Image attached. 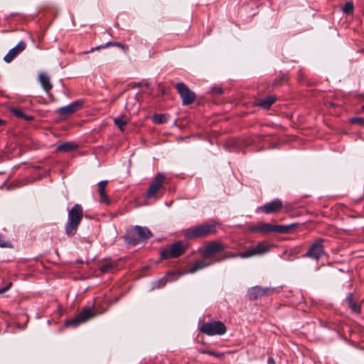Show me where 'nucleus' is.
Listing matches in <instances>:
<instances>
[{
	"mask_svg": "<svg viewBox=\"0 0 364 364\" xmlns=\"http://www.w3.org/2000/svg\"><path fill=\"white\" fill-rule=\"evenodd\" d=\"M166 175L164 173H158L153 178L145 195L146 199H158V193L163 188L165 183Z\"/></svg>",
	"mask_w": 364,
	"mask_h": 364,
	"instance_id": "39448f33",
	"label": "nucleus"
},
{
	"mask_svg": "<svg viewBox=\"0 0 364 364\" xmlns=\"http://www.w3.org/2000/svg\"><path fill=\"white\" fill-rule=\"evenodd\" d=\"M350 122L352 123V124H360V125H363L364 124V119L362 118V117H352L350 119Z\"/></svg>",
	"mask_w": 364,
	"mask_h": 364,
	"instance_id": "c756f323",
	"label": "nucleus"
},
{
	"mask_svg": "<svg viewBox=\"0 0 364 364\" xmlns=\"http://www.w3.org/2000/svg\"><path fill=\"white\" fill-rule=\"evenodd\" d=\"M276 101V97L274 95H269L261 100L257 102V105L263 109H268Z\"/></svg>",
	"mask_w": 364,
	"mask_h": 364,
	"instance_id": "a211bd4d",
	"label": "nucleus"
},
{
	"mask_svg": "<svg viewBox=\"0 0 364 364\" xmlns=\"http://www.w3.org/2000/svg\"><path fill=\"white\" fill-rule=\"evenodd\" d=\"M165 278H162L159 280H157L153 283V289L154 288H159L161 287H164L166 284V282H164Z\"/></svg>",
	"mask_w": 364,
	"mask_h": 364,
	"instance_id": "7c9ffc66",
	"label": "nucleus"
},
{
	"mask_svg": "<svg viewBox=\"0 0 364 364\" xmlns=\"http://www.w3.org/2000/svg\"><path fill=\"white\" fill-rule=\"evenodd\" d=\"M38 80H39V82H40L43 89L47 93H48L53 88V85L50 82L49 76L45 73H41L38 75Z\"/></svg>",
	"mask_w": 364,
	"mask_h": 364,
	"instance_id": "f3484780",
	"label": "nucleus"
},
{
	"mask_svg": "<svg viewBox=\"0 0 364 364\" xmlns=\"http://www.w3.org/2000/svg\"><path fill=\"white\" fill-rule=\"evenodd\" d=\"M113 44H114V43L108 42V43H106V44H105V45H102V46H101V48H107V47H109V46H114Z\"/></svg>",
	"mask_w": 364,
	"mask_h": 364,
	"instance_id": "58836bf2",
	"label": "nucleus"
},
{
	"mask_svg": "<svg viewBox=\"0 0 364 364\" xmlns=\"http://www.w3.org/2000/svg\"><path fill=\"white\" fill-rule=\"evenodd\" d=\"M95 316L94 310L90 307L84 308L75 318L67 321L66 326L76 327L80 323H85Z\"/></svg>",
	"mask_w": 364,
	"mask_h": 364,
	"instance_id": "1a4fd4ad",
	"label": "nucleus"
},
{
	"mask_svg": "<svg viewBox=\"0 0 364 364\" xmlns=\"http://www.w3.org/2000/svg\"><path fill=\"white\" fill-rule=\"evenodd\" d=\"M11 246V243L9 241H5L3 237H2V235L0 234V247H10Z\"/></svg>",
	"mask_w": 364,
	"mask_h": 364,
	"instance_id": "473e14b6",
	"label": "nucleus"
},
{
	"mask_svg": "<svg viewBox=\"0 0 364 364\" xmlns=\"http://www.w3.org/2000/svg\"><path fill=\"white\" fill-rule=\"evenodd\" d=\"M362 109L364 111V105L362 106Z\"/></svg>",
	"mask_w": 364,
	"mask_h": 364,
	"instance_id": "37998d69",
	"label": "nucleus"
},
{
	"mask_svg": "<svg viewBox=\"0 0 364 364\" xmlns=\"http://www.w3.org/2000/svg\"><path fill=\"white\" fill-rule=\"evenodd\" d=\"M225 249V246L216 240L209 242L204 247L203 255L205 257H208L216 253H218Z\"/></svg>",
	"mask_w": 364,
	"mask_h": 364,
	"instance_id": "9b49d317",
	"label": "nucleus"
},
{
	"mask_svg": "<svg viewBox=\"0 0 364 364\" xmlns=\"http://www.w3.org/2000/svg\"><path fill=\"white\" fill-rule=\"evenodd\" d=\"M267 363H268V364H271V363L275 364V361L273 358H269L267 360Z\"/></svg>",
	"mask_w": 364,
	"mask_h": 364,
	"instance_id": "ea45409f",
	"label": "nucleus"
},
{
	"mask_svg": "<svg viewBox=\"0 0 364 364\" xmlns=\"http://www.w3.org/2000/svg\"><path fill=\"white\" fill-rule=\"evenodd\" d=\"M10 111L16 117L26 121H31L34 119L33 116L26 114L22 109L17 107H12Z\"/></svg>",
	"mask_w": 364,
	"mask_h": 364,
	"instance_id": "aec40b11",
	"label": "nucleus"
},
{
	"mask_svg": "<svg viewBox=\"0 0 364 364\" xmlns=\"http://www.w3.org/2000/svg\"><path fill=\"white\" fill-rule=\"evenodd\" d=\"M134 229L136 231V233L138 235L137 238L139 239V242L141 241H146L152 236L149 229L146 227L136 225L134 227Z\"/></svg>",
	"mask_w": 364,
	"mask_h": 364,
	"instance_id": "2eb2a0df",
	"label": "nucleus"
},
{
	"mask_svg": "<svg viewBox=\"0 0 364 364\" xmlns=\"http://www.w3.org/2000/svg\"><path fill=\"white\" fill-rule=\"evenodd\" d=\"M168 120V116L164 114H155L154 116V121L156 123H165Z\"/></svg>",
	"mask_w": 364,
	"mask_h": 364,
	"instance_id": "cd10ccee",
	"label": "nucleus"
},
{
	"mask_svg": "<svg viewBox=\"0 0 364 364\" xmlns=\"http://www.w3.org/2000/svg\"><path fill=\"white\" fill-rule=\"evenodd\" d=\"M77 148V145L72 141H66L60 144L57 147V150L63 152H68Z\"/></svg>",
	"mask_w": 364,
	"mask_h": 364,
	"instance_id": "4be33fe9",
	"label": "nucleus"
},
{
	"mask_svg": "<svg viewBox=\"0 0 364 364\" xmlns=\"http://www.w3.org/2000/svg\"><path fill=\"white\" fill-rule=\"evenodd\" d=\"M82 104L83 102L82 100L73 102L67 106H64L56 110V113L65 119L77 112L82 106Z\"/></svg>",
	"mask_w": 364,
	"mask_h": 364,
	"instance_id": "9d476101",
	"label": "nucleus"
},
{
	"mask_svg": "<svg viewBox=\"0 0 364 364\" xmlns=\"http://www.w3.org/2000/svg\"><path fill=\"white\" fill-rule=\"evenodd\" d=\"M26 48V44L23 41H21L18 43L9 50L7 54L4 57V60L9 63H11L18 54L23 51Z\"/></svg>",
	"mask_w": 364,
	"mask_h": 364,
	"instance_id": "ddd939ff",
	"label": "nucleus"
},
{
	"mask_svg": "<svg viewBox=\"0 0 364 364\" xmlns=\"http://www.w3.org/2000/svg\"><path fill=\"white\" fill-rule=\"evenodd\" d=\"M213 262L208 261L205 259L203 260H198L195 263H193L187 270L188 273H194L204 267H208L213 264Z\"/></svg>",
	"mask_w": 364,
	"mask_h": 364,
	"instance_id": "dca6fc26",
	"label": "nucleus"
},
{
	"mask_svg": "<svg viewBox=\"0 0 364 364\" xmlns=\"http://www.w3.org/2000/svg\"><path fill=\"white\" fill-rule=\"evenodd\" d=\"M260 223L257 225H254L250 228V231L252 232H260Z\"/></svg>",
	"mask_w": 364,
	"mask_h": 364,
	"instance_id": "e433bc0d",
	"label": "nucleus"
},
{
	"mask_svg": "<svg viewBox=\"0 0 364 364\" xmlns=\"http://www.w3.org/2000/svg\"><path fill=\"white\" fill-rule=\"evenodd\" d=\"M324 240L318 238L313 242L309 247L308 251L304 255V257L313 259L318 261L325 255L323 247Z\"/></svg>",
	"mask_w": 364,
	"mask_h": 364,
	"instance_id": "0eeeda50",
	"label": "nucleus"
},
{
	"mask_svg": "<svg viewBox=\"0 0 364 364\" xmlns=\"http://www.w3.org/2000/svg\"><path fill=\"white\" fill-rule=\"evenodd\" d=\"M277 225H272L270 223H260V232L267 233V232H276Z\"/></svg>",
	"mask_w": 364,
	"mask_h": 364,
	"instance_id": "b1692460",
	"label": "nucleus"
},
{
	"mask_svg": "<svg viewBox=\"0 0 364 364\" xmlns=\"http://www.w3.org/2000/svg\"><path fill=\"white\" fill-rule=\"evenodd\" d=\"M83 217V209L81 205L75 204L68 213V221L65 225V232L68 237H73Z\"/></svg>",
	"mask_w": 364,
	"mask_h": 364,
	"instance_id": "f03ea898",
	"label": "nucleus"
},
{
	"mask_svg": "<svg viewBox=\"0 0 364 364\" xmlns=\"http://www.w3.org/2000/svg\"><path fill=\"white\" fill-rule=\"evenodd\" d=\"M108 181H101L98 183L99 186V192H103L105 191L106 186L107 185Z\"/></svg>",
	"mask_w": 364,
	"mask_h": 364,
	"instance_id": "2f4dec72",
	"label": "nucleus"
},
{
	"mask_svg": "<svg viewBox=\"0 0 364 364\" xmlns=\"http://www.w3.org/2000/svg\"><path fill=\"white\" fill-rule=\"evenodd\" d=\"M11 285L12 284L10 282L5 287L0 289V294H3L8 291L11 288Z\"/></svg>",
	"mask_w": 364,
	"mask_h": 364,
	"instance_id": "f704fd0d",
	"label": "nucleus"
},
{
	"mask_svg": "<svg viewBox=\"0 0 364 364\" xmlns=\"http://www.w3.org/2000/svg\"><path fill=\"white\" fill-rule=\"evenodd\" d=\"M99 194H100V197L101 201H103L105 203H108L109 202L108 198H107V196L106 195L105 191L99 192Z\"/></svg>",
	"mask_w": 364,
	"mask_h": 364,
	"instance_id": "72a5a7b5",
	"label": "nucleus"
},
{
	"mask_svg": "<svg viewBox=\"0 0 364 364\" xmlns=\"http://www.w3.org/2000/svg\"><path fill=\"white\" fill-rule=\"evenodd\" d=\"M299 225L297 223H291L289 225H277L276 232L278 233H289L292 228Z\"/></svg>",
	"mask_w": 364,
	"mask_h": 364,
	"instance_id": "412c9836",
	"label": "nucleus"
},
{
	"mask_svg": "<svg viewBox=\"0 0 364 364\" xmlns=\"http://www.w3.org/2000/svg\"><path fill=\"white\" fill-rule=\"evenodd\" d=\"M113 45H114V46H118V47H120V46H121V43H117V42L114 43V44H113Z\"/></svg>",
	"mask_w": 364,
	"mask_h": 364,
	"instance_id": "a19ab883",
	"label": "nucleus"
},
{
	"mask_svg": "<svg viewBox=\"0 0 364 364\" xmlns=\"http://www.w3.org/2000/svg\"><path fill=\"white\" fill-rule=\"evenodd\" d=\"M138 235L136 233L134 228L127 231L125 235V240L129 245H136L139 243V240L137 238Z\"/></svg>",
	"mask_w": 364,
	"mask_h": 364,
	"instance_id": "6ab92c4d",
	"label": "nucleus"
},
{
	"mask_svg": "<svg viewBox=\"0 0 364 364\" xmlns=\"http://www.w3.org/2000/svg\"><path fill=\"white\" fill-rule=\"evenodd\" d=\"M216 232L215 225L203 224L187 228L183 230V235L187 239L204 237Z\"/></svg>",
	"mask_w": 364,
	"mask_h": 364,
	"instance_id": "7ed1b4c3",
	"label": "nucleus"
},
{
	"mask_svg": "<svg viewBox=\"0 0 364 364\" xmlns=\"http://www.w3.org/2000/svg\"><path fill=\"white\" fill-rule=\"evenodd\" d=\"M100 49H102L101 46H97L95 48H91L90 50H89L87 51H85L83 53L88 54V53L94 52L95 50H100Z\"/></svg>",
	"mask_w": 364,
	"mask_h": 364,
	"instance_id": "4c0bfd02",
	"label": "nucleus"
},
{
	"mask_svg": "<svg viewBox=\"0 0 364 364\" xmlns=\"http://www.w3.org/2000/svg\"><path fill=\"white\" fill-rule=\"evenodd\" d=\"M347 301L348 302L349 308L355 313H359L360 311V306L358 305L354 301L352 294H349L347 296Z\"/></svg>",
	"mask_w": 364,
	"mask_h": 364,
	"instance_id": "393cba45",
	"label": "nucleus"
},
{
	"mask_svg": "<svg viewBox=\"0 0 364 364\" xmlns=\"http://www.w3.org/2000/svg\"><path fill=\"white\" fill-rule=\"evenodd\" d=\"M187 247L186 244L183 243L181 241H176L161 250V259H166L178 257L185 252Z\"/></svg>",
	"mask_w": 364,
	"mask_h": 364,
	"instance_id": "20e7f679",
	"label": "nucleus"
},
{
	"mask_svg": "<svg viewBox=\"0 0 364 364\" xmlns=\"http://www.w3.org/2000/svg\"><path fill=\"white\" fill-rule=\"evenodd\" d=\"M283 206L282 201L280 199H274L271 202L260 206L258 209L266 214H270L279 212Z\"/></svg>",
	"mask_w": 364,
	"mask_h": 364,
	"instance_id": "f8f14e48",
	"label": "nucleus"
},
{
	"mask_svg": "<svg viewBox=\"0 0 364 364\" xmlns=\"http://www.w3.org/2000/svg\"><path fill=\"white\" fill-rule=\"evenodd\" d=\"M117 267V264L114 262H107L100 266V270L102 274L112 272Z\"/></svg>",
	"mask_w": 364,
	"mask_h": 364,
	"instance_id": "5701e85b",
	"label": "nucleus"
},
{
	"mask_svg": "<svg viewBox=\"0 0 364 364\" xmlns=\"http://www.w3.org/2000/svg\"><path fill=\"white\" fill-rule=\"evenodd\" d=\"M353 4L350 1L346 2L342 7V11L346 14H351L353 12Z\"/></svg>",
	"mask_w": 364,
	"mask_h": 364,
	"instance_id": "bb28decb",
	"label": "nucleus"
},
{
	"mask_svg": "<svg viewBox=\"0 0 364 364\" xmlns=\"http://www.w3.org/2000/svg\"><path fill=\"white\" fill-rule=\"evenodd\" d=\"M127 119L124 116H121L114 119V122L120 130H123L124 126L127 124Z\"/></svg>",
	"mask_w": 364,
	"mask_h": 364,
	"instance_id": "a878e982",
	"label": "nucleus"
},
{
	"mask_svg": "<svg viewBox=\"0 0 364 364\" xmlns=\"http://www.w3.org/2000/svg\"><path fill=\"white\" fill-rule=\"evenodd\" d=\"M200 353L202 354H207L215 358H221L223 355L222 353L208 350H200Z\"/></svg>",
	"mask_w": 364,
	"mask_h": 364,
	"instance_id": "c85d7f7f",
	"label": "nucleus"
},
{
	"mask_svg": "<svg viewBox=\"0 0 364 364\" xmlns=\"http://www.w3.org/2000/svg\"><path fill=\"white\" fill-rule=\"evenodd\" d=\"M5 124V122L0 119V126H2Z\"/></svg>",
	"mask_w": 364,
	"mask_h": 364,
	"instance_id": "79ce46f5",
	"label": "nucleus"
},
{
	"mask_svg": "<svg viewBox=\"0 0 364 364\" xmlns=\"http://www.w3.org/2000/svg\"><path fill=\"white\" fill-rule=\"evenodd\" d=\"M273 247V245L269 244L267 241L263 240L249 247L246 250L240 253H235L231 251L225 252L223 255L218 257L215 261L220 262L225 259L236 257L246 259L255 256H259L269 252Z\"/></svg>",
	"mask_w": 364,
	"mask_h": 364,
	"instance_id": "f257e3e1",
	"label": "nucleus"
},
{
	"mask_svg": "<svg viewBox=\"0 0 364 364\" xmlns=\"http://www.w3.org/2000/svg\"><path fill=\"white\" fill-rule=\"evenodd\" d=\"M213 92L218 95H221L223 93V90L221 87H213Z\"/></svg>",
	"mask_w": 364,
	"mask_h": 364,
	"instance_id": "c9c22d12",
	"label": "nucleus"
},
{
	"mask_svg": "<svg viewBox=\"0 0 364 364\" xmlns=\"http://www.w3.org/2000/svg\"><path fill=\"white\" fill-rule=\"evenodd\" d=\"M268 291V288H263L259 286H255L248 290L247 295L250 300H255L259 297L265 295Z\"/></svg>",
	"mask_w": 364,
	"mask_h": 364,
	"instance_id": "4468645a",
	"label": "nucleus"
},
{
	"mask_svg": "<svg viewBox=\"0 0 364 364\" xmlns=\"http://www.w3.org/2000/svg\"><path fill=\"white\" fill-rule=\"evenodd\" d=\"M176 89L181 98L183 105H188L195 101L196 94L185 83H176Z\"/></svg>",
	"mask_w": 364,
	"mask_h": 364,
	"instance_id": "6e6552de",
	"label": "nucleus"
},
{
	"mask_svg": "<svg viewBox=\"0 0 364 364\" xmlns=\"http://www.w3.org/2000/svg\"><path fill=\"white\" fill-rule=\"evenodd\" d=\"M200 331L208 336L223 335L227 331L225 325L220 321H211L203 323Z\"/></svg>",
	"mask_w": 364,
	"mask_h": 364,
	"instance_id": "423d86ee",
	"label": "nucleus"
}]
</instances>
